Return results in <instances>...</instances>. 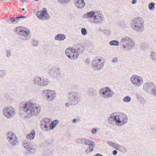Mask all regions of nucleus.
I'll use <instances>...</instances> for the list:
<instances>
[{"label":"nucleus","mask_w":156,"mask_h":156,"mask_svg":"<svg viewBox=\"0 0 156 156\" xmlns=\"http://www.w3.org/2000/svg\"><path fill=\"white\" fill-rule=\"evenodd\" d=\"M70 105H71L70 103L69 104L67 102L65 104V106L67 107H69Z\"/></svg>","instance_id":"49"},{"label":"nucleus","mask_w":156,"mask_h":156,"mask_svg":"<svg viewBox=\"0 0 156 156\" xmlns=\"http://www.w3.org/2000/svg\"><path fill=\"white\" fill-rule=\"evenodd\" d=\"M20 108L29 117L32 115H36L39 114L41 109L39 105L30 102H27L21 105Z\"/></svg>","instance_id":"1"},{"label":"nucleus","mask_w":156,"mask_h":156,"mask_svg":"<svg viewBox=\"0 0 156 156\" xmlns=\"http://www.w3.org/2000/svg\"><path fill=\"white\" fill-rule=\"evenodd\" d=\"M27 151H29L30 153L31 154H34L35 152V149L34 147L30 148V149H27Z\"/></svg>","instance_id":"38"},{"label":"nucleus","mask_w":156,"mask_h":156,"mask_svg":"<svg viewBox=\"0 0 156 156\" xmlns=\"http://www.w3.org/2000/svg\"><path fill=\"white\" fill-rule=\"evenodd\" d=\"M6 74V71L5 69L0 70V77H4Z\"/></svg>","instance_id":"33"},{"label":"nucleus","mask_w":156,"mask_h":156,"mask_svg":"<svg viewBox=\"0 0 156 156\" xmlns=\"http://www.w3.org/2000/svg\"><path fill=\"white\" fill-rule=\"evenodd\" d=\"M42 77H40L38 76L34 77L32 80L33 83L35 85L40 86L41 84V81L43 80H42Z\"/></svg>","instance_id":"21"},{"label":"nucleus","mask_w":156,"mask_h":156,"mask_svg":"<svg viewBox=\"0 0 156 156\" xmlns=\"http://www.w3.org/2000/svg\"><path fill=\"white\" fill-rule=\"evenodd\" d=\"M97 132V130L96 128H94L91 130V133L93 134H95Z\"/></svg>","instance_id":"43"},{"label":"nucleus","mask_w":156,"mask_h":156,"mask_svg":"<svg viewBox=\"0 0 156 156\" xmlns=\"http://www.w3.org/2000/svg\"><path fill=\"white\" fill-rule=\"evenodd\" d=\"M35 135V131L32 130L30 133L27 135L26 137L28 139L32 140L34 139Z\"/></svg>","instance_id":"26"},{"label":"nucleus","mask_w":156,"mask_h":156,"mask_svg":"<svg viewBox=\"0 0 156 156\" xmlns=\"http://www.w3.org/2000/svg\"><path fill=\"white\" fill-rule=\"evenodd\" d=\"M130 81L136 87L141 86L143 82L142 78L136 75H133L130 78Z\"/></svg>","instance_id":"11"},{"label":"nucleus","mask_w":156,"mask_h":156,"mask_svg":"<svg viewBox=\"0 0 156 156\" xmlns=\"http://www.w3.org/2000/svg\"><path fill=\"white\" fill-rule=\"evenodd\" d=\"M99 93L101 96L106 99L111 98L114 94L113 92L108 87L101 88Z\"/></svg>","instance_id":"7"},{"label":"nucleus","mask_w":156,"mask_h":156,"mask_svg":"<svg viewBox=\"0 0 156 156\" xmlns=\"http://www.w3.org/2000/svg\"><path fill=\"white\" fill-rule=\"evenodd\" d=\"M56 96V93L53 90H50L48 96L47 98V100L48 101H51L55 99Z\"/></svg>","instance_id":"19"},{"label":"nucleus","mask_w":156,"mask_h":156,"mask_svg":"<svg viewBox=\"0 0 156 156\" xmlns=\"http://www.w3.org/2000/svg\"><path fill=\"white\" fill-rule=\"evenodd\" d=\"M66 35L64 34H58L55 37V39L57 41H63L66 38Z\"/></svg>","instance_id":"24"},{"label":"nucleus","mask_w":156,"mask_h":156,"mask_svg":"<svg viewBox=\"0 0 156 156\" xmlns=\"http://www.w3.org/2000/svg\"><path fill=\"white\" fill-rule=\"evenodd\" d=\"M107 143L110 146H111L112 147L113 146V145L114 144V143L112 142V141H109L107 142Z\"/></svg>","instance_id":"45"},{"label":"nucleus","mask_w":156,"mask_h":156,"mask_svg":"<svg viewBox=\"0 0 156 156\" xmlns=\"http://www.w3.org/2000/svg\"><path fill=\"white\" fill-rule=\"evenodd\" d=\"M90 144H89V146H91L92 147L94 146L96 144L94 142L90 140Z\"/></svg>","instance_id":"44"},{"label":"nucleus","mask_w":156,"mask_h":156,"mask_svg":"<svg viewBox=\"0 0 156 156\" xmlns=\"http://www.w3.org/2000/svg\"><path fill=\"white\" fill-rule=\"evenodd\" d=\"M6 56L7 57H9L11 56V50L10 49H8L5 50Z\"/></svg>","instance_id":"37"},{"label":"nucleus","mask_w":156,"mask_h":156,"mask_svg":"<svg viewBox=\"0 0 156 156\" xmlns=\"http://www.w3.org/2000/svg\"><path fill=\"white\" fill-rule=\"evenodd\" d=\"M77 141L81 144H85L86 145L89 146L90 144V140L84 138H79L77 140Z\"/></svg>","instance_id":"23"},{"label":"nucleus","mask_w":156,"mask_h":156,"mask_svg":"<svg viewBox=\"0 0 156 156\" xmlns=\"http://www.w3.org/2000/svg\"><path fill=\"white\" fill-rule=\"evenodd\" d=\"M89 95L91 96H96L97 94L96 90L93 88H90L88 90Z\"/></svg>","instance_id":"27"},{"label":"nucleus","mask_w":156,"mask_h":156,"mask_svg":"<svg viewBox=\"0 0 156 156\" xmlns=\"http://www.w3.org/2000/svg\"><path fill=\"white\" fill-rule=\"evenodd\" d=\"M27 36H25V37L23 39V40L26 41L27 40Z\"/></svg>","instance_id":"55"},{"label":"nucleus","mask_w":156,"mask_h":156,"mask_svg":"<svg viewBox=\"0 0 156 156\" xmlns=\"http://www.w3.org/2000/svg\"><path fill=\"white\" fill-rule=\"evenodd\" d=\"M68 99L71 105H75L80 101V94L78 92L75 91H70L69 92Z\"/></svg>","instance_id":"6"},{"label":"nucleus","mask_w":156,"mask_h":156,"mask_svg":"<svg viewBox=\"0 0 156 156\" xmlns=\"http://www.w3.org/2000/svg\"><path fill=\"white\" fill-rule=\"evenodd\" d=\"M6 22L9 23H11V21L10 19H7L6 20Z\"/></svg>","instance_id":"52"},{"label":"nucleus","mask_w":156,"mask_h":156,"mask_svg":"<svg viewBox=\"0 0 156 156\" xmlns=\"http://www.w3.org/2000/svg\"><path fill=\"white\" fill-rule=\"evenodd\" d=\"M75 6L77 8L82 9L85 6V2L84 0H74Z\"/></svg>","instance_id":"18"},{"label":"nucleus","mask_w":156,"mask_h":156,"mask_svg":"<svg viewBox=\"0 0 156 156\" xmlns=\"http://www.w3.org/2000/svg\"><path fill=\"white\" fill-rule=\"evenodd\" d=\"M155 86L151 82L146 83L144 84L143 89L145 91L150 94Z\"/></svg>","instance_id":"15"},{"label":"nucleus","mask_w":156,"mask_h":156,"mask_svg":"<svg viewBox=\"0 0 156 156\" xmlns=\"http://www.w3.org/2000/svg\"><path fill=\"white\" fill-rule=\"evenodd\" d=\"M118 61V58H114L112 59V62L114 63L117 62Z\"/></svg>","instance_id":"46"},{"label":"nucleus","mask_w":156,"mask_h":156,"mask_svg":"<svg viewBox=\"0 0 156 156\" xmlns=\"http://www.w3.org/2000/svg\"><path fill=\"white\" fill-rule=\"evenodd\" d=\"M42 80H43L41 81V83L40 86L45 87L50 82V80L44 77H42Z\"/></svg>","instance_id":"25"},{"label":"nucleus","mask_w":156,"mask_h":156,"mask_svg":"<svg viewBox=\"0 0 156 156\" xmlns=\"http://www.w3.org/2000/svg\"><path fill=\"white\" fill-rule=\"evenodd\" d=\"M119 42L118 41L112 40L109 42V44L111 45L118 46Z\"/></svg>","instance_id":"32"},{"label":"nucleus","mask_w":156,"mask_h":156,"mask_svg":"<svg viewBox=\"0 0 156 156\" xmlns=\"http://www.w3.org/2000/svg\"><path fill=\"white\" fill-rule=\"evenodd\" d=\"M114 144H114L112 147H114V148H115V149H117V148L118 147L119 145L118 144H117L115 143H114Z\"/></svg>","instance_id":"47"},{"label":"nucleus","mask_w":156,"mask_h":156,"mask_svg":"<svg viewBox=\"0 0 156 156\" xmlns=\"http://www.w3.org/2000/svg\"><path fill=\"white\" fill-rule=\"evenodd\" d=\"M118 115H114V114L110 115L108 119V122L113 125L117 126V122H119Z\"/></svg>","instance_id":"16"},{"label":"nucleus","mask_w":156,"mask_h":156,"mask_svg":"<svg viewBox=\"0 0 156 156\" xmlns=\"http://www.w3.org/2000/svg\"><path fill=\"white\" fill-rule=\"evenodd\" d=\"M118 116L119 122H117L118 126H122L127 122L128 119L124 114L122 113L120 115H118Z\"/></svg>","instance_id":"14"},{"label":"nucleus","mask_w":156,"mask_h":156,"mask_svg":"<svg viewBox=\"0 0 156 156\" xmlns=\"http://www.w3.org/2000/svg\"><path fill=\"white\" fill-rule=\"evenodd\" d=\"M92 66L95 70H100L104 66V63L101 62L100 58H95L92 63Z\"/></svg>","instance_id":"13"},{"label":"nucleus","mask_w":156,"mask_h":156,"mask_svg":"<svg viewBox=\"0 0 156 156\" xmlns=\"http://www.w3.org/2000/svg\"><path fill=\"white\" fill-rule=\"evenodd\" d=\"M3 112L5 116L8 119H10L13 117L15 115V109L13 108L8 106L3 108Z\"/></svg>","instance_id":"9"},{"label":"nucleus","mask_w":156,"mask_h":156,"mask_svg":"<svg viewBox=\"0 0 156 156\" xmlns=\"http://www.w3.org/2000/svg\"><path fill=\"white\" fill-rule=\"evenodd\" d=\"M25 9L24 8H23L22 9V10L23 11H24L25 10Z\"/></svg>","instance_id":"56"},{"label":"nucleus","mask_w":156,"mask_h":156,"mask_svg":"<svg viewBox=\"0 0 156 156\" xmlns=\"http://www.w3.org/2000/svg\"><path fill=\"white\" fill-rule=\"evenodd\" d=\"M6 137L9 143L13 145H16L18 144L19 140L13 133L11 132L7 133Z\"/></svg>","instance_id":"10"},{"label":"nucleus","mask_w":156,"mask_h":156,"mask_svg":"<svg viewBox=\"0 0 156 156\" xmlns=\"http://www.w3.org/2000/svg\"><path fill=\"white\" fill-rule=\"evenodd\" d=\"M81 32L82 34L83 35H85L87 34V30L85 28H82L81 29Z\"/></svg>","instance_id":"40"},{"label":"nucleus","mask_w":156,"mask_h":156,"mask_svg":"<svg viewBox=\"0 0 156 156\" xmlns=\"http://www.w3.org/2000/svg\"><path fill=\"white\" fill-rule=\"evenodd\" d=\"M47 73L49 75L56 79L61 76L60 69L58 68L51 67L48 69Z\"/></svg>","instance_id":"8"},{"label":"nucleus","mask_w":156,"mask_h":156,"mask_svg":"<svg viewBox=\"0 0 156 156\" xmlns=\"http://www.w3.org/2000/svg\"><path fill=\"white\" fill-rule=\"evenodd\" d=\"M76 120H77L76 119H74L72 121V122L73 123H76Z\"/></svg>","instance_id":"54"},{"label":"nucleus","mask_w":156,"mask_h":156,"mask_svg":"<svg viewBox=\"0 0 156 156\" xmlns=\"http://www.w3.org/2000/svg\"><path fill=\"white\" fill-rule=\"evenodd\" d=\"M35 145V144L33 143H30L29 142H27L25 146L24 147L25 148H26L27 149H30L34 147Z\"/></svg>","instance_id":"30"},{"label":"nucleus","mask_w":156,"mask_h":156,"mask_svg":"<svg viewBox=\"0 0 156 156\" xmlns=\"http://www.w3.org/2000/svg\"><path fill=\"white\" fill-rule=\"evenodd\" d=\"M36 15L40 19H42L44 17L46 18H48L47 16L48 15L47 12V10L45 8L43 9L41 11H38L37 12Z\"/></svg>","instance_id":"17"},{"label":"nucleus","mask_w":156,"mask_h":156,"mask_svg":"<svg viewBox=\"0 0 156 156\" xmlns=\"http://www.w3.org/2000/svg\"><path fill=\"white\" fill-rule=\"evenodd\" d=\"M154 89H152L150 94H151L154 96H156V88L155 86L154 88Z\"/></svg>","instance_id":"41"},{"label":"nucleus","mask_w":156,"mask_h":156,"mask_svg":"<svg viewBox=\"0 0 156 156\" xmlns=\"http://www.w3.org/2000/svg\"><path fill=\"white\" fill-rule=\"evenodd\" d=\"M136 98L138 100L142 101L143 99V98L140 96V94H136Z\"/></svg>","instance_id":"42"},{"label":"nucleus","mask_w":156,"mask_h":156,"mask_svg":"<svg viewBox=\"0 0 156 156\" xmlns=\"http://www.w3.org/2000/svg\"><path fill=\"white\" fill-rule=\"evenodd\" d=\"M93 156H103L101 154L98 153Z\"/></svg>","instance_id":"51"},{"label":"nucleus","mask_w":156,"mask_h":156,"mask_svg":"<svg viewBox=\"0 0 156 156\" xmlns=\"http://www.w3.org/2000/svg\"><path fill=\"white\" fill-rule=\"evenodd\" d=\"M155 4L154 2H151L148 5L149 9L151 10H153L155 8Z\"/></svg>","instance_id":"35"},{"label":"nucleus","mask_w":156,"mask_h":156,"mask_svg":"<svg viewBox=\"0 0 156 156\" xmlns=\"http://www.w3.org/2000/svg\"><path fill=\"white\" fill-rule=\"evenodd\" d=\"M14 30L17 34L24 36H28L30 33V30L27 28L22 26L16 27Z\"/></svg>","instance_id":"12"},{"label":"nucleus","mask_w":156,"mask_h":156,"mask_svg":"<svg viewBox=\"0 0 156 156\" xmlns=\"http://www.w3.org/2000/svg\"><path fill=\"white\" fill-rule=\"evenodd\" d=\"M131 100V98L130 97L127 96L125 97L123 99V101L125 102H129Z\"/></svg>","instance_id":"36"},{"label":"nucleus","mask_w":156,"mask_h":156,"mask_svg":"<svg viewBox=\"0 0 156 156\" xmlns=\"http://www.w3.org/2000/svg\"><path fill=\"white\" fill-rule=\"evenodd\" d=\"M120 43L123 48L126 51L131 50L135 46V42L133 39L128 36L123 37L120 40Z\"/></svg>","instance_id":"4"},{"label":"nucleus","mask_w":156,"mask_h":156,"mask_svg":"<svg viewBox=\"0 0 156 156\" xmlns=\"http://www.w3.org/2000/svg\"><path fill=\"white\" fill-rule=\"evenodd\" d=\"M84 51V49L81 47L74 46L69 48H67L66 50V54L68 57L72 60L77 59L79 56V53H83Z\"/></svg>","instance_id":"3"},{"label":"nucleus","mask_w":156,"mask_h":156,"mask_svg":"<svg viewBox=\"0 0 156 156\" xmlns=\"http://www.w3.org/2000/svg\"><path fill=\"white\" fill-rule=\"evenodd\" d=\"M32 44L33 46H37L38 44V41L37 40L33 39L32 40Z\"/></svg>","instance_id":"39"},{"label":"nucleus","mask_w":156,"mask_h":156,"mask_svg":"<svg viewBox=\"0 0 156 156\" xmlns=\"http://www.w3.org/2000/svg\"><path fill=\"white\" fill-rule=\"evenodd\" d=\"M124 149H125V150L126 151V152L127 151V150L126 148H124Z\"/></svg>","instance_id":"57"},{"label":"nucleus","mask_w":156,"mask_h":156,"mask_svg":"<svg viewBox=\"0 0 156 156\" xmlns=\"http://www.w3.org/2000/svg\"><path fill=\"white\" fill-rule=\"evenodd\" d=\"M117 153V151L116 150H114L112 152V154L114 155H116Z\"/></svg>","instance_id":"48"},{"label":"nucleus","mask_w":156,"mask_h":156,"mask_svg":"<svg viewBox=\"0 0 156 156\" xmlns=\"http://www.w3.org/2000/svg\"><path fill=\"white\" fill-rule=\"evenodd\" d=\"M94 148L91 146H89L87 149L86 150V153L88 154L93 151Z\"/></svg>","instance_id":"34"},{"label":"nucleus","mask_w":156,"mask_h":156,"mask_svg":"<svg viewBox=\"0 0 156 156\" xmlns=\"http://www.w3.org/2000/svg\"><path fill=\"white\" fill-rule=\"evenodd\" d=\"M83 18H87L90 22L95 24H101L103 21L104 18L102 14L93 11L84 14Z\"/></svg>","instance_id":"2"},{"label":"nucleus","mask_w":156,"mask_h":156,"mask_svg":"<svg viewBox=\"0 0 156 156\" xmlns=\"http://www.w3.org/2000/svg\"><path fill=\"white\" fill-rule=\"evenodd\" d=\"M48 141L46 140H45L44 142L43 143V144H48Z\"/></svg>","instance_id":"53"},{"label":"nucleus","mask_w":156,"mask_h":156,"mask_svg":"<svg viewBox=\"0 0 156 156\" xmlns=\"http://www.w3.org/2000/svg\"><path fill=\"white\" fill-rule=\"evenodd\" d=\"M58 123V120H55L53 121L50 125V129L52 130L54 129Z\"/></svg>","instance_id":"28"},{"label":"nucleus","mask_w":156,"mask_h":156,"mask_svg":"<svg viewBox=\"0 0 156 156\" xmlns=\"http://www.w3.org/2000/svg\"><path fill=\"white\" fill-rule=\"evenodd\" d=\"M50 90L48 89L43 90L42 91V96L44 97H47Z\"/></svg>","instance_id":"31"},{"label":"nucleus","mask_w":156,"mask_h":156,"mask_svg":"<svg viewBox=\"0 0 156 156\" xmlns=\"http://www.w3.org/2000/svg\"><path fill=\"white\" fill-rule=\"evenodd\" d=\"M144 21L142 18L137 17L133 19L131 21V25L133 29L135 31L142 32L144 30Z\"/></svg>","instance_id":"5"},{"label":"nucleus","mask_w":156,"mask_h":156,"mask_svg":"<svg viewBox=\"0 0 156 156\" xmlns=\"http://www.w3.org/2000/svg\"><path fill=\"white\" fill-rule=\"evenodd\" d=\"M27 17L26 16H19L16 18L12 17L10 19L11 23L16 24L19 22L20 20L21 19H27Z\"/></svg>","instance_id":"20"},{"label":"nucleus","mask_w":156,"mask_h":156,"mask_svg":"<svg viewBox=\"0 0 156 156\" xmlns=\"http://www.w3.org/2000/svg\"><path fill=\"white\" fill-rule=\"evenodd\" d=\"M150 58L154 62L156 63V53L152 51L151 52Z\"/></svg>","instance_id":"29"},{"label":"nucleus","mask_w":156,"mask_h":156,"mask_svg":"<svg viewBox=\"0 0 156 156\" xmlns=\"http://www.w3.org/2000/svg\"><path fill=\"white\" fill-rule=\"evenodd\" d=\"M136 0H133L131 2L132 4H134L136 3Z\"/></svg>","instance_id":"50"},{"label":"nucleus","mask_w":156,"mask_h":156,"mask_svg":"<svg viewBox=\"0 0 156 156\" xmlns=\"http://www.w3.org/2000/svg\"><path fill=\"white\" fill-rule=\"evenodd\" d=\"M50 120L49 119L44 118L41 122V126H44V127L45 129L48 128L50 126Z\"/></svg>","instance_id":"22"}]
</instances>
